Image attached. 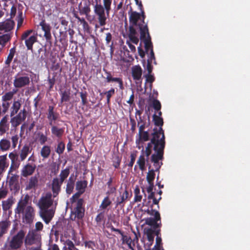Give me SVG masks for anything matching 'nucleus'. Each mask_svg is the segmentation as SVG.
<instances>
[{
  "mask_svg": "<svg viewBox=\"0 0 250 250\" xmlns=\"http://www.w3.org/2000/svg\"><path fill=\"white\" fill-rule=\"evenodd\" d=\"M155 125L158 127L153 130V137L150 143H148L146 148L145 153L148 157L151 153L152 150L155 151V153L151 156V160L154 162L157 169L160 167L159 161L162 158L163 150L165 147V136L162 126L163 125V120L161 117L153 116Z\"/></svg>",
  "mask_w": 250,
  "mask_h": 250,
  "instance_id": "nucleus-1",
  "label": "nucleus"
},
{
  "mask_svg": "<svg viewBox=\"0 0 250 250\" xmlns=\"http://www.w3.org/2000/svg\"><path fill=\"white\" fill-rule=\"evenodd\" d=\"M58 198H54L51 193H47L43 196L39 202V206L41 209V216L48 223L53 217L54 211L53 209L47 210L51 206L56 207L57 205Z\"/></svg>",
  "mask_w": 250,
  "mask_h": 250,
  "instance_id": "nucleus-2",
  "label": "nucleus"
},
{
  "mask_svg": "<svg viewBox=\"0 0 250 250\" xmlns=\"http://www.w3.org/2000/svg\"><path fill=\"white\" fill-rule=\"evenodd\" d=\"M16 213H22L23 222L30 223L33 222L35 211L33 208L28 205V199L27 197L21 198L19 202L15 209Z\"/></svg>",
  "mask_w": 250,
  "mask_h": 250,
  "instance_id": "nucleus-3",
  "label": "nucleus"
},
{
  "mask_svg": "<svg viewBox=\"0 0 250 250\" xmlns=\"http://www.w3.org/2000/svg\"><path fill=\"white\" fill-rule=\"evenodd\" d=\"M129 15L130 23L132 25L138 26L141 32V37L145 38L148 33V29L144 21L143 17L136 12L130 11Z\"/></svg>",
  "mask_w": 250,
  "mask_h": 250,
  "instance_id": "nucleus-4",
  "label": "nucleus"
},
{
  "mask_svg": "<svg viewBox=\"0 0 250 250\" xmlns=\"http://www.w3.org/2000/svg\"><path fill=\"white\" fill-rule=\"evenodd\" d=\"M72 203L73 209L70 215V218L72 220L82 218L84 214V210L82 208L83 200H78L76 202V200H70Z\"/></svg>",
  "mask_w": 250,
  "mask_h": 250,
  "instance_id": "nucleus-5",
  "label": "nucleus"
},
{
  "mask_svg": "<svg viewBox=\"0 0 250 250\" xmlns=\"http://www.w3.org/2000/svg\"><path fill=\"white\" fill-rule=\"evenodd\" d=\"M21 40L24 41L27 49L33 51V45L37 42V35L33 30H28L22 34Z\"/></svg>",
  "mask_w": 250,
  "mask_h": 250,
  "instance_id": "nucleus-6",
  "label": "nucleus"
},
{
  "mask_svg": "<svg viewBox=\"0 0 250 250\" xmlns=\"http://www.w3.org/2000/svg\"><path fill=\"white\" fill-rule=\"evenodd\" d=\"M25 235L24 232L21 230L12 238L9 240L8 243V247L13 250L19 249L22 245L23 239Z\"/></svg>",
  "mask_w": 250,
  "mask_h": 250,
  "instance_id": "nucleus-7",
  "label": "nucleus"
},
{
  "mask_svg": "<svg viewBox=\"0 0 250 250\" xmlns=\"http://www.w3.org/2000/svg\"><path fill=\"white\" fill-rule=\"evenodd\" d=\"M30 161H35L34 153H32V155L28 158V162L23 166L21 170V175L24 177H27L32 175L36 169V165L29 163Z\"/></svg>",
  "mask_w": 250,
  "mask_h": 250,
  "instance_id": "nucleus-8",
  "label": "nucleus"
},
{
  "mask_svg": "<svg viewBox=\"0 0 250 250\" xmlns=\"http://www.w3.org/2000/svg\"><path fill=\"white\" fill-rule=\"evenodd\" d=\"M95 12L98 16V19L101 26L105 24L107 15L103 6L100 4H97L95 6Z\"/></svg>",
  "mask_w": 250,
  "mask_h": 250,
  "instance_id": "nucleus-9",
  "label": "nucleus"
},
{
  "mask_svg": "<svg viewBox=\"0 0 250 250\" xmlns=\"http://www.w3.org/2000/svg\"><path fill=\"white\" fill-rule=\"evenodd\" d=\"M26 117V111L25 109L21 110L16 116L11 118L10 123L12 126L14 127H17L25 120Z\"/></svg>",
  "mask_w": 250,
  "mask_h": 250,
  "instance_id": "nucleus-10",
  "label": "nucleus"
},
{
  "mask_svg": "<svg viewBox=\"0 0 250 250\" xmlns=\"http://www.w3.org/2000/svg\"><path fill=\"white\" fill-rule=\"evenodd\" d=\"M14 25V21L9 19L0 22V34L10 31L13 29Z\"/></svg>",
  "mask_w": 250,
  "mask_h": 250,
  "instance_id": "nucleus-11",
  "label": "nucleus"
},
{
  "mask_svg": "<svg viewBox=\"0 0 250 250\" xmlns=\"http://www.w3.org/2000/svg\"><path fill=\"white\" fill-rule=\"evenodd\" d=\"M87 186V183L84 181H78L76 183V190L77 192L75 194L70 200H76L78 199L81 194L84 192L85 188Z\"/></svg>",
  "mask_w": 250,
  "mask_h": 250,
  "instance_id": "nucleus-12",
  "label": "nucleus"
},
{
  "mask_svg": "<svg viewBox=\"0 0 250 250\" xmlns=\"http://www.w3.org/2000/svg\"><path fill=\"white\" fill-rule=\"evenodd\" d=\"M30 83L29 78L27 76L16 77L14 81V85L16 88H21L28 85Z\"/></svg>",
  "mask_w": 250,
  "mask_h": 250,
  "instance_id": "nucleus-13",
  "label": "nucleus"
},
{
  "mask_svg": "<svg viewBox=\"0 0 250 250\" xmlns=\"http://www.w3.org/2000/svg\"><path fill=\"white\" fill-rule=\"evenodd\" d=\"M39 235L34 231H29L25 237V243L26 245H32L39 241Z\"/></svg>",
  "mask_w": 250,
  "mask_h": 250,
  "instance_id": "nucleus-14",
  "label": "nucleus"
},
{
  "mask_svg": "<svg viewBox=\"0 0 250 250\" xmlns=\"http://www.w3.org/2000/svg\"><path fill=\"white\" fill-rule=\"evenodd\" d=\"M131 73L133 78L136 81V83H137V81L141 80L142 69L140 66L138 65L132 66L131 68Z\"/></svg>",
  "mask_w": 250,
  "mask_h": 250,
  "instance_id": "nucleus-15",
  "label": "nucleus"
},
{
  "mask_svg": "<svg viewBox=\"0 0 250 250\" xmlns=\"http://www.w3.org/2000/svg\"><path fill=\"white\" fill-rule=\"evenodd\" d=\"M9 158L11 161L10 168L17 169L20 165V162L18 161V155L16 152H12L9 154Z\"/></svg>",
  "mask_w": 250,
  "mask_h": 250,
  "instance_id": "nucleus-16",
  "label": "nucleus"
},
{
  "mask_svg": "<svg viewBox=\"0 0 250 250\" xmlns=\"http://www.w3.org/2000/svg\"><path fill=\"white\" fill-rule=\"evenodd\" d=\"M32 148L28 145H24L20 150L19 152L20 160L24 161L28 155L31 152Z\"/></svg>",
  "mask_w": 250,
  "mask_h": 250,
  "instance_id": "nucleus-17",
  "label": "nucleus"
},
{
  "mask_svg": "<svg viewBox=\"0 0 250 250\" xmlns=\"http://www.w3.org/2000/svg\"><path fill=\"white\" fill-rule=\"evenodd\" d=\"M62 182L58 178L54 179L52 182V191L53 192V197L56 198L60 190V187L62 184Z\"/></svg>",
  "mask_w": 250,
  "mask_h": 250,
  "instance_id": "nucleus-18",
  "label": "nucleus"
},
{
  "mask_svg": "<svg viewBox=\"0 0 250 250\" xmlns=\"http://www.w3.org/2000/svg\"><path fill=\"white\" fill-rule=\"evenodd\" d=\"M142 127L139 128V132L136 139V143L139 145L140 143L146 141L148 139V134L146 131L142 130Z\"/></svg>",
  "mask_w": 250,
  "mask_h": 250,
  "instance_id": "nucleus-19",
  "label": "nucleus"
},
{
  "mask_svg": "<svg viewBox=\"0 0 250 250\" xmlns=\"http://www.w3.org/2000/svg\"><path fill=\"white\" fill-rule=\"evenodd\" d=\"M128 195V193L125 189H121L119 196L117 198L116 205L118 206L125 202L127 200Z\"/></svg>",
  "mask_w": 250,
  "mask_h": 250,
  "instance_id": "nucleus-20",
  "label": "nucleus"
},
{
  "mask_svg": "<svg viewBox=\"0 0 250 250\" xmlns=\"http://www.w3.org/2000/svg\"><path fill=\"white\" fill-rule=\"evenodd\" d=\"M40 25L42 27V29L44 32V37L47 40H49L51 38V35L50 33L51 27L47 24L44 21H42L40 22Z\"/></svg>",
  "mask_w": 250,
  "mask_h": 250,
  "instance_id": "nucleus-21",
  "label": "nucleus"
},
{
  "mask_svg": "<svg viewBox=\"0 0 250 250\" xmlns=\"http://www.w3.org/2000/svg\"><path fill=\"white\" fill-rule=\"evenodd\" d=\"M76 180V177L74 175H71L69 177L66 185V191L68 194H70L74 189V183Z\"/></svg>",
  "mask_w": 250,
  "mask_h": 250,
  "instance_id": "nucleus-22",
  "label": "nucleus"
},
{
  "mask_svg": "<svg viewBox=\"0 0 250 250\" xmlns=\"http://www.w3.org/2000/svg\"><path fill=\"white\" fill-rule=\"evenodd\" d=\"M148 35V33L146 34L145 38H144V39H145V49L147 53H148L149 51L150 52V58H154V54L152 50V44L150 42L149 39H146V36ZM141 39H143V38H141Z\"/></svg>",
  "mask_w": 250,
  "mask_h": 250,
  "instance_id": "nucleus-23",
  "label": "nucleus"
},
{
  "mask_svg": "<svg viewBox=\"0 0 250 250\" xmlns=\"http://www.w3.org/2000/svg\"><path fill=\"white\" fill-rule=\"evenodd\" d=\"M128 37L130 41L137 44L139 42V38H138L137 33L136 30L133 28L130 27Z\"/></svg>",
  "mask_w": 250,
  "mask_h": 250,
  "instance_id": "nucleus-24",
  "label": "nucleus"
},
{
  "mask_svg": "<svg viewBox=\"0 0 250 250\" xmlns=\"http://www.w3.org/2000/svg\"><path fill=\"white\" fill-rule=\"evenodd\" d=\"M39 177V174L35 175L34 176L31 177L29 180L26 189H30L37 186Z\"/></svg>",
  "mask_w": 250,
  "mask_h": 250,
  "instance_id": "nucleus-25",
  "label": "nucleus"
},
{
  "mask_svg": "<svg viewBox=\"0 0 250 250\" xmlns=\"http://www.w3.org/2000/svg\"><path fill=\"white\" fill-rule=\"evenodd\" d=\"M116 230L117 231L119 232V233L121 234V237H122L121 239L122 241V243L123 244H126L128 246V247H129V248L132 249V247L131 246L132 239H131V237H129V236L124 234L119 229H116Z\"/></svg>",
  "mask_w": 250,
  "mask_h": 250,
  "instance_id": "nucleus-26",
  "label": "nucleus"
},
{
  "mask_svg": "<svg viewBox=\"0 0 250 250\" xmlns=\"http://www.w3.org/2000/svg\"><path fill=\"white\" fill-rule=\"evenodd\" d=\"M8 119L4 116L0 122V135H2L8 129Z\"/></svg>",
  "mask_w": 250,
  "mask_h": 250,
  "instance_id": "nucleus-27",
  "label": "nucleus"
},
{
  "mask_svg": "<svg viewBox=\"0 0 250 250\" xmlns=\"http://www.w3.org/2000/svg\"><path fill=\"white\" fill-rule=\"evenodd\" d=\"M7 155H3L0 156V174L4 172L5 168L8 166L7 162Z\"/></svg>",
  "mask_w": 250,
  "mask_h": 250,
  "instance_id": "nucleus-28",
  "label": "nucleus"
},
{
  "mask_svg": "<svg viewBox=\"0 0 250 250\" xmlns=\"http://www.w3.org/2000/svg\"><path fill=\"white\" fill-rule=\"evenodd\" d=\"M21 104L19 101H15L13 102L12 105L10 108V116L13 117L15 114L17 113L19 110L20 109Z\"/></svg>",
  "mask_w": 250,
  "mask_h": 250,
  "instance_id": "nucleus-29",
  "label": "nucleus"
},
{
  "mask_svg": "<svg viewBox=\"0 0 250 250\" xmlns=\"http://www.w3.org/2000/svg\"><path fill=\"white\" fill-rule=\"evenodd\" d=\"M11 146L10 142L6 139H2L0 141V149L5 151L8 150Z\"/></svg>",
  "mask_w": 250,
  "mask_h": 250,
  "instance_id": "nucleus-30",
  "label": "nucleus"
},
{
  "mask_svg": "<svg viewBox=\"0 0 250 250\" xmlns=\"http://www.w3.org/2000/svg\"><path fill=\"white\" fill-rule=\"evenodd\" d=\"M41 155L43 159L49 157L51 153L50 147L48 146H44L41 149Z\"/></svg>",
  "mask_w": 250,
  "mask_h": 250,
  "instance_id": "nucleus-31",
  "label": "nucleus"
},
{
  "mask_svg": "<svg viewBox=\"0 0 250 250\" xmlns=\"http://www.w3.org/2000/svg\"><path fill=\"white\" fill-rule=\"evenodd\" d=\"M112 203L111 200L110 199L109 196L105 197L103 200L100 206L101 209H105L110 206Z\"/></svg>",
  "mask_w": 250,
  "mask_h": 250,
  "instance_id": "nucleus-32",
  "label": "nucleus"
},
{
  "mask_svg": "<svg viewBox=\"0 0 250 250\" xmlns=\"http://www.w3.org/2000/svg\"><path fill=\"white\" fill-rule=\"evenodd\" d=\"M146 159L144 155H141L137 162V164L138 165L140 169L143 171L146 169Z\"/></svg>",
  "mask_w": 250,
  "mask_h": 250,
  "instance_id": "nucleus-33",
  "label": "nucleus"
},
{
  "mask_svg": "<svg viewBox=\"0 0 250 250\" xmlns=\"http://www.w3.org/2000/svg\"><path fill=\"white\" fill-rule=\"evenodd\" d=\"M9 225L8 223L7 222L3 221L0 222V237L6 232Z\"/></svg>",
  "mask_w": 250,
  "mask_h": 250,
  "instance_id": "nucleus-34",
  "label": "nucleus"
},
{
  "mask_svg": "<svg viewBox=\"0 0 250 250\" xmlns=\"http://www.w3.org/2000/svg\"><path fill=\"white\" fill-rule=\"evenodd\" d=\"M17 92V90H13L6 93L4 95L2 96V101L3 102H7L11 100L13 97V95Z\"/></svg>",
  "mask_w": 250,
  "mask_h": 250,
  "instance_id": "nucleus-35",
  "label": "nucleus"
},
{
  "mask_svg": "<svg viewBox=\"0 0 250 250\" xmlns=\"http://www.w3.org/2000/svg\"><path fill=\"white\" fill-rule=\"evenodd\" d=\"M112 0H103L104 8L106 11L107 16H108L109 11L111 9V5Z\"/></svg>",
  "mask_w": 250,
  "mask_h": 250,
  "instance_id": "nucleus-36",
  "label": "nucleus"
},
{
  "mask_svg": "<svg viewBox=\"0 0 250 250\" xmlns=\"http://www.w3.org/2000/svg\"><path fill=\"white\" fill-rule=\"evenodd\" d=\"M52 133L57 137H60L63 132L62 129L59 128L56 126H53L51 129Z\"/></svg>",
  "mask_w": 250,
  "mask_h": 250,
  "instance_id": "nucleus-37",
  "label": "nucleus"
},
{
  "mask_svg": "<svg viewBox=\"0 0 250 250\" xmlns=\"http://www.w3.org/2000/svg\"><path fill=\"white\" fill-rule=\"evenodd\" d=\"M155 176V174L153 170L151 169L148 171L146 176V179L148 183H153V182Z\"/></svg>",
  "mask_w": 250,
  "mask_h": 250,
  "instance_id": "nucleus-38",
  "label": "nucleus"
},
{
  "mask_svg": "<svg viewBox=\"0 0 250 250\" xmlns=\"http://www.w3.org/2000/svg\"><path fill=\"white\" fill-rule=\"evenodd\" d=\"M15 53V49L14 48H13L10 49V52L7 57V58L6 60L5 61V63L6 64L9 65L11 63V62L14 57Z\"/></svg>",
  "mask_w": 250,
  "mask_h": 250,
  "instance_id": "nucleus-39",
  "label": "nucleus"
},
{
  "mask_svg": "<svg viewBox=\"0 0 250 250\" xmlns=\"http://www.w3.org/2000/svg\"><path fill=\"white\" fill-rule=\"evenodd\" d=\"M69 174V170L68 168H65L62 170L60 174V176L61 178L60 180L63 182V181L67 177Z\"/></svg>",
  "mask_w": 250,
  "mask_h": 250,
  "instance_id": "nucleus-40",
  "label": "nucleus"
},
{
  "mask_svg": "<svg viewBox=\"0 0 250 250\" xmlns=\"http://www.w3.org/2000/svg\"><path fill=\"white\" fill-rule=\"evenodd\" d=\"M13 202L11 199H8L6 201L3 202L2 208L4 210H7L9 209L12 206Z\"/></svg>",
  "mask_w": 250,
  "mask_h": 250,
  "instance_id": "nucleus-41",
  "label": "nucleus"
},
{
  "mask_svg": "<svg viewBox=\"0 0 250 250\" xmlns=\"http://www.w3.org/2000/svg\"><path fill=\"white\" fill-rule=\"evenodd\" d=\"M159 220L156 219L155 218H147L145 219V223L149 226L155 225L157 226V221Z\"/></svg>",
  "mask_w": 250,
  "mask_h": 250,
  "instance_id": "nucleus-42",
  "label": "nucleus"
},
{
  "mask_svg": "<svg viewBox=\"0 0 250 250\" xmlns=\"http://www.w3.org/2000/svg\"><path fill=\"white\" fill-rule=\"evenodd\" d=\"M147 213L151 216H154V218H155L156 219L160 220V215L158 211L151 209H148L147 210Z\"/></svg>",
  "mask_w": 250,
  "mask_h": 250,
  "instance_id": "nucleus-43",
  "label": "nucleus"
},
{
  "mask_svg": "<svg viewBox=\"0 0 250 250\" xmlns=\"http://www.w3.org/2000/svg\"><path fill=\"white\" fill-rule=\"evenodd\" d=\"M48 118L51 121L55 120L57 118V115L53 112V108L52 106L49 107Z\"/></svg>",
  "mask_w": 250,
  "mask_h": 250,
  "instance_id": "nucleus-44",
  "label": "nucleus"
},
{
  "mask_svg": "<svg viewBox=\"0 0 250 250\" xmlns=\"http://www.w3.org/2000/svg\"><path fill=\"white\" fill-rule=\"evenodd\" d=\"M135 197L134 201L135 202H140L141 201L142 196L140 194V190L138 188H136L134 190Z\"/></svg>",
  "mask_w": 250,
  "mask_h": 250,
  "instance_id": "nucleus-45",
  "label": "nucleus"
},
{
  "mask_svg": "<svg viewBox=\"0 0 250 250\" xmlns=\"http://www.w3.org/2000/svg\"><path fill=\"white\" fill-rule=\"evenodd\" d=\"M146 233L148 241L149 242V245L151 246L153 243V239H154L153 231H152L151 229L147 230Z\"/></svg>",
  "mask_w": 250,
  "mask_h": 250,
  "instance_id": "nucleus-46",
  "label": "nucleus"
},
{
  "mask_svg": "<svg viewBox=\"0 0 250 250\" xmlns=\"http://www.w3.org/2000/svg\"><path fill=\"white\" fill-rule=\"evenodd\" d=\"M65 148V145L64 144L60 142L59 143L57 149H56V152L58 153L59 154H61L63 153V150Z\"/></svg>",
  "mask_w": 250,
  "mask_h": 250,
  "instance_id": "nucleus-47",
  "label": "nucleus"
},
{
  "mask_svg": "<svg viewBox=\"0 0 250 250\" xmlns=\"http://www.w3.org/2000/svg\"><path fill=\"white\" fill-rule=\"evenodd\" d=\"M69 93L64 91L62 94L61 100L62 102H67L69 100Z\"/></svg>",
  "mask_w": 250,
  "mask_h": 250,
  "instance_id": "nucleus-48",
  "label": "nucleus"
},
{
  "mask_svg": "<svg viewBox=\"0 0 250 250\" xmlns=\"http://www.w3.org/2000/svg\"><path fill=\"white\" fill-rule=\"evenodd\" d=\"M19 139V136L17 135L12 137L11 140L12 143V147L13 148H15L16 147L18 143Z\"/></svg>",
  "mask_w": 250,
  "mask_h": 250,
  "instance_id": "nucleus-49",
  "label": "nucleus"
},
{
  "mask_svg": "<svg viewBox=\"0 0 250 250\" xmlns=\"http://www.w3.org/2000/svg\"><path fill=\"white\" fill-rule=\"evenodd\" d=\"M17 22L18 27H20L23 22L22 13V12H19L18 16L17 17Z\"/></svg>",
  "mask_w": 250,
  "mask_h": 250,
  "instance_id": "nucleus-50",
  "label": "nucleus"
},
{
  "mask_svg": "<svg viewBox=\"0 0 250 250\" xmlns=\"http://www.w3.org/2000/svg\"><path fill=\"white\" fill-rule=\"evenodd\" d=\"M39 141L41 144L42 145L44 144L47 141V137L43 134L39 135Z\"/></svg>",
  "mask_w": 250,
  "mask_h": 250,
  "instance_id": "nucleus-51",
  "label": "nucleus"
},
{
  "mask_svg": "<svg viewBox=\"0 0 250 250\" xmlns=\"http://www.w3.org/2000/svg\"><path fill=\"white\" fill-rule=\"evenodd\" d=\"M153 106L156 110H160L161 107V104L158 100H154L153 102Z\"/></svg>",
  "mask_w": 250,
  "mask_h": 250,
  "instance_id": "nucleus-52",
  "label": "nucleus"
},
{
  "mask_svg": "<svg viewBox=\"0 0 250 250\" xmlns=\"http://www.w3.org/2000/svg\"><path fill=\"white\" fill-rule=\"evenodd\" d=\"M161 238L159 237L158 236L156 237V245L154 247V249L156 250H160V244L161 243Z\"/></svg>",
  "mask_w": 250,
  "mask_h": 250,
  "instance_id": "nucleus-53",
  "label": "nucleus"
},
{
  "mask_svg": "<svg viewBox=\"0 0 250 250\" xmlns=\"http://www.w3.org/2000/svg\"><path fill=\"white\" fill-rule=\"evenodd\" d=\"M10 106V104L8 102H3L2 104L3 108L2 112L5 113L8 110Z\"/></svg>",
  "mask_w": 250,
  "mask_h": 250,
  "instance_id": "nucleus-54",
  "label": "nucleus"
},
{
  "mask_svg": "<svg viewBox=\"0 0 250 250\" xmlns=\"http://www.w3.org/2000/svg\"><path fill=\"white\" fill-rule=\"evenodd\" d=\"M7 194V190L6 188H0V200L6 197Z\"/></svg>",
  "mask_w": 250,
  "mask_h": 250,
  "instance_id": "nucleus-55",
  "label": "nucleus"
},
{
  "mask_svg": "<svg viewBox=\"0 0 250 250\" xmlns=\"http://www.w3.org/2000/svg\"><path fill=\"white\" fill-rule=\"evenodd\" d=\"M153 58H150V59L148 60V61H147L146 69H147V70L148 74H150V73L152 72V67L151 65V62L152 61L151 60Z\"/></svg>",
  "mask_w": 250,
  "mask_h": 250,
  "instance_id": "nucleus-56",
  "label": "nucleus"
},
{
  "mask_svg": "<svg viewBox=\"0 0 250 250\" xmlns=\"http://www.w3.org/2000/svg\"><path fill=\"white\" fill-rule=\"evenodd\" d=\"M114 89H111L107 92H106V96H107V101L109 102L110 98L111 97V96L114 93Z\"/></svg>",
  "mask_w": 250,
  "mask_h": 250,
  "instance_id": "nucleus-57",
  "label": "nucleus"
},
{
  "mask_svg": "<svg viewBox=\"0 0 250 250\" xmlns=\"http://www.w3.org/2000/svg\"><path fill=\"white\" fill-rule=\"evenodd\" d=\"M68 248H65L67 250H76L72 242L69 241L67 243Z\"/></svg>",
  "mask_w": 250,
  "mask_h": 250,
  "instance_id": "nucleus-58",
  "label": "nucleus"
},
{
  "mask_svg": "<svg viewBox=\"0 0 250 250\" xmlns=\"http://www.w3.org/2000/svg\"><path fill=\"white\" fill-rule=\"evenodd\" d=\"M35 227L37 230H40L42 229L43 225L41 222H38L36 223Z\"/></svg>",
  "mask_w": 250,
  "mask_h": 250,
  "instance_id": "nucleus-59",
  "label": "nucleus"
},
{
  "mask_svg": "<svg viewBox=\"0 0 250 250\" xmlns=\"http://www.w3.org/2000/svg\"><path fill=\"white\" fill-rule=\"evenodd\" d=\"M16 12H17L16 8L14 6H13L11 8V11H10V16H11V18H12L13 17L15 16Z\"/></svg>",
  "mask_w": 250,
  "mask_h": 250,
  "instance_id": "nucleus-60",
  "label": "nucleus"
},
{
  "mask_svg": "<svg viewBox=\"0 0 250 250\" xmlns=\"http://www.w3.org/2000/svg\"><path fill=\"white\" fill-rule=\"evenodd\" d=\"M126 43L128 45L131 51H132L133 52H135L136 51L135 47L133 45H132L129 41H127Z\"/></svg>",
  "mask_w": 250,
  "mask_h": 250,
  "instance_id": "nucleus-61",
  "label": "nucleus"
},
{
  "mask_svg": "<svg viewBox=\"0 0 250 250\" xmlns=\"http://www.w3.org/2000/svg\"><path fill=\"white\" fill-rule=\"evenodd\" d=\"M154 80V77L150 74H148L146 76V81L150 83H152Z\"/></svg>",
  "mask_w": 250,
  "mask_h": 250,
  "instance_id": "nucleus-62",
  "label": "nucleus"
},
{
  "mask_svg": "<svg viewBox=\"0 0 250 250\" xmlns=\"http://www.w3.org/2000/svg\"><path fill=\"white\" fill-rule=\"evenodd\" d=\"M138 51L139 54V55L141 58H143L145 57V52L142 50L141 46L138 47Z\"/></svg>",
  "mask_w": 250,
  "mask_h": 250,
  "instance_id": "nucleus-63",
  "label": "nucleus"
},
{
  "mask_svg": "<svg viewBox=\"0 0 250 250\" xmlns=\"http://www.w3.org/2000/svg\"><path fill=\"white\" fill-rule=\"evenodd\" d=\"M112 39V36L110 33H108L106 34V38L105 40L106 41V43L108 44L111 41Z\"/></svg>",
  "mask_w": 250,
  "mask_h": 250,
  "instance_id": "nucleus-64",
  "label": "nucleus"
}]
</instances>
